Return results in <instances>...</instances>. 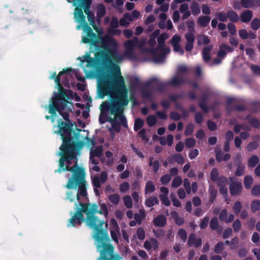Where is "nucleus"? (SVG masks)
Segmentation results:
<instances>
[{
    "label": "nucleus",
    "mask_w": 260,
    "mask_h": 260,
    "mask_svg": "<svg viewBox=\"0 0 260 260\" xmlns=\"http://www.w3.org/2000/svg\"><path fill=\"white\" fill-rule=\"evenodd\" d=\"M194 128V125L193 124L190 123L187 125L185 131V136L191 135L193 132Z\"/></svg>",
    "instance_id": "obj_44"
},
{
    "label": "nucleus",
    "mask_w": 260,
    "mask_h": 260,
    "mask_svg": "<svg viewBox=\"0 0 260 260\" xmlns=\"http://www.w3.org/2000/svg\"><path fill=\"white\" fill-rule=\"evenodd\" d=\"M74 18L76 22L79 23H82L84 32H90L92 35L94 36L92 29L88 25L85 20V17L81 9H79L78 8H75L74 12Z\"/></svg>",
    "instance_id": "obj_6"
},
{
    "label": "nucleus",
    "mask_w": 260,
    "mask_h": 260,
    "mask_svg": "<svg viewBox=\"0 0 260 260\" xmlns=\"http://www.w3.org/2000/svg\"><path fill=\"white\" fill-rule=\"evenodd\" d=\"M258 147V144L256 142H252L249 143L246 149L248 151L251 152L254 150L256 149Z\"/></svg>",
    "instance_id": "obj_38"
},
{
    "label": "nucleus",
    "mask_w": 260,
    "mask_h": 260,
    "mask_svg": "<svg viewBox=\"0 0 260 260\" xmlns=\"http://www.w3.org/2000/svg\"><path fill=\"white\" fill-rule=\"evenodd\" d=\"M251 69L255 75H260V67L259 66L256 65L251 66Z\"/></svg>",
    "instance_id": "obj_63"
},
{
    "label": "nucleus",
    "mask_w": 260,
    "mask_h": 260,
    "mask_svg": "<svg viewBox=\"0 0 260 260\" xmlns=\"http://www.w3.org/2000/svg\"><path fill=\"white\" fill-rule=\"evenodd\" d=\"M158 247V243L157 241L154 238L150 239L149 240H146L144 244V247L147 250L151 249L155 250L157 249Z\"/></svg>",
    "instance_id": "obj_14"
},
{
    "label": "nucleus",
    "mask_w": 260,
    "mask_h": 260,
    "mask_svg": "<svg viewBox=\"0 0 260 260\" xmlns=\"http://www.w3.org/2000/svg\"><path fill=\"white\" fill-rule=\"evenodd\" d=\"M73 173L66 185L68 189L78 188L77 192L70 191L67 193V199L70 202L77 200L75 203V214L69 220L68 226H75L80 224L84 220L83 213H85V220L86 225L93 230L94 239L100 256L98 260H123L118 254L114 253V247L109 242L107 232L103 231L104 222L99 219L94 215L98 211V206L95 204L83 203L82 202L87 198L86 182L85 180V174L83 168L73 169Z\"/></svg>",
    "instance_id": "obj_2"
},
{
    "label": "nucleus",
    "mask_w": 260,
    "mask_h": 260,
    "mask_svg": "<svg viewBox=\"0 0 260 260\" xmlns=\"http://www.w3.org/2000/svg\"><path fill=\"white\" fill-rule=\"evenodd\" d=\"M146 121L149 126H152L155 124L156 118L155 116L150 115L147 118Z\"/></svg>",
    "instance_id": "obj_41"
},
{
    "label": "nucleus",
    "mask_w": 260,
    "mask_h": 260,
    "mask_svg": "<svg viewBox=\"0 0 260 260\" xmlns=\"http://www.w3.org/2000/svg\"><path fill=\"white\" fill-rule=\"evenodd\" d=\"M259 162V158L256 155H252L248 159V167H254Z\"/></svg>",
    "instance_id": "obj_25"
},
{
    "label": "nucleus",
    "mask_w": 260,
    "mask_h": 260,
    "mask_svg": "<svg viewBox=\"0 0 260 260\" xmlns=\"http://www.w3.org/2000/svg\"><path fill=\"white\" fill-rule=\"evenodd\" d=\"M111 27L108 28V32L111 35H120L121 31L118 29H114L118 26V19L115 17H113L111 21Z\"/></svg>",
    "instance_id": "obj_13"
},
{
    "label": "nucleus",
    "mask_w": 260,
    "mask_h": 260,
    "mask_svg": "<svg viewBox=\"0 0 260 260\" xmlns=\"http://www.w3.org/2000/svg\"><path fill=\"white\" fill-rule=\"evenodd\" d=\"M212 45H209L205 47L203 50L202 56L205 62L208 61L210 59V53L212 49Z\"/></svg>",
    "instance_id": "obj_19"
},
{
    "label": "nucleus",
    "mask_w": 260,
    "mask_h": 260,
    "mask_svg": "<svg viewBox=\"0 0 260 260\" xmlns=\"http://www.w3.org/2000/svg\"><path fill=\"white\" fill-rule=\"evenodd\" d=\"M96 213L104 214L106 217H107L108 214V210L106 205L105 204H101L99 209V207H98V211Z\"/></svg>",
    "instance_id": "obj_36"
},
{
    "label": "nucleus",
    "mask_w": 260,
    "mask_h": 260,
    "mask_svg": "<svg viewBox=\"0 0 260 260\" xmlns=\"http://www.w3.org/2000/svg\"><path fill=\"white\" fill-rule=\"evenodd\" d=\"M210 21V18L207 16H201L198 19V23L202 27H206Z\"/></svg>",
    "instance_id": "obj_21"
},
{
    "label": "nucleus",
    "mask_w": 260,
    "mask_h": 260,
    "mask_svg": "<svg viewBox=\"0 0 260 260\" xmlns=\"http://www.w3.org/2000/svg\"><path fill=\"white\" fill-rule=\"evenodd\" d=\"M109 199L113 204L117 205L120 201V196L117 193L110 194L109 196Z\"/></svg>",
    "instance_id": "obj_32"
},
{
    "label": "nucleus",
    "mask_w": 260,
    "mask_h": 260,
    "mask_svg": "<svg viewBox=\"0 0 260 260\" xmlns=\"http://www.w3.org/2000/svg\"><path fill=\"white\" fill-rule=\"evenodd\" d=\"M174 159L179 164H183L184 159L183 156L180 154H176L173 156Z\"/></svg>",
    "instance_id": "obj_60"
},
{
    "label": "nucleus",
    "mask_w": 260,
    "mask_h": 260,
    "mask_svg": "<svg viewBox=\"0 0 260 260\" xmlns=\"http://www.w3.org/2000/svg\"><path fill=\"white\" fill-rule=\"evenodd\" d=\"M168 38L169 36L168 35V34L166 33L162 34L160 36H159V37L158 38V46H159V47H161V45H163V43L165 40H166Z\"/></svg>",
    "instance_id": "obj_40"
},
{
    "label": "nucleus",
    "mask_w": 260,
    "mask_h": 260,
    "mask_svg": "<svg viewBox=\"0 0 260 260\" xmlns=\"http://www.w3.org/2000/svg\"><path fill=\"white\" fill-rule=\"evenodd\" d=\"M251 193L253 196H256L260 194V186H254L251 190Z\"/></svg>",
    "instance_id": "obj_64"
},
{
    "label": "nucleus",
    "mask_w": 260,
    "mask_h": 260,
    "mask_svg": "<svg viewBox=\"0 0 260 260\" xmlns=\"http://www.w3.org/2000/svg\"><path fill=\"white\" fill-rule=\"evenodd\" d=\"M159 198L161 202L166 206H169L170 205V201L168 197V196H164L162 195L159 196Z\"/></svg>",
    "instance_id": "obj_56"
},
{
    "label": "nucleus",
    "mask_w": 260,
    "mask_h": 260,
    "mask_svg": "<svg viewBox=\"0 0 260 260\" xmlns=\"http://www.w3.org/2000/svg\"><path fill=\"white\" fill-rule=\"evenodd\" d=\"M151 54L153 55L154 61L156 62H161L164 60L165 56L169 53L170 49L168 47H164L161 45V47H157L156 51H149Z\"/></svg>",
    "instance_id": "obj_7"
},
{
    "label": "nucleus",
    "mask_w": 260,
    "mask_h": 260,
    "mask_svg": "<svg viewBox=\"0 0 260 260\" xmlns=\"http://www.w3.org/2000/svg\"><path fill=\"white\" fill-rule=\"evenodd\" d=\"M171 179V176L168 174H166L160 178L161 182L164 184H166L170 182Z\"/></svg>",
    "instance_id": "obj_58"
},
{
    "label": "nucleus",
    "mask_w": 260,
    "mask_h": 260,
    "mask_svg": "<svg viewBox=\"0 0 260 260\" xmlns=\"http://www.w3.org/2000/svg\"><path fill=\"white\" fill-rule=\"evenodd\" d=\"M103 148L101 146H98L94 150H91L90 154V160L93 165L98 164L99 161L95 158V157H100L102 154Z\"/></svg>",
    "instance_id": "obj_11"
},
{
    "label": "nucleus",
    "mask_w": 260,
    "mask_h": 260,
    "mask_svg": "<svg viewBox=\"0 0 260 260\" xmlns=\"http://www.w3.org/2000/svg\"><path fill=\"white\" fill-rule=\"evenodd\" d=\"M259 4V0H241L242 5L246 8H250L255 6H258Z\"/></svg>",
    "instance_id": "obj_17"
},
{
    "label": "nucleus",
    "mask_w": 260,
    "mask_h": 260,
    "mask_svg": "<svg viewBox=\"0 0 260 260\" xmlns=\"http://www.w3.org/2000/svg\"><path fill=\"white\" fill-rule=\"evenodd\" d=\"M137 235L140 240H143L145 237V232L143 229L140 228L137 231Z\"/></svg>",
    "instance_id": "obj_59"
},
{
    "label": "nucleus",
    "mask_w": 260,
    "mask_h": 260,
    "mask_svg": "<svg viewBox=\"0 0 260 260\" xmlns=\"http://www.w3.org/2000/svg\"><path fill=\"white\" fill-rule=\"evenodd\" d=\"M217 18L222 22L226 21L228 20L227 13L219 12L216 14Z\"/></svg>",
    "instance_id": "obj_52"
},
{
    "label": "nucleus",
    "mask_w": 260,
    "mask_h": 260,
    "mask_svg": "<svg viewBox=\"0 0 260 260\" xmlns=\"http://www.w3.org/2000/svg\"><path fill=\"white\" fill-rule=\"evenodd\" d=\"M146 43L145 40L140 41L137 38L125 42V50L123 54L117 51V44L111 47L108 51H102L98 54L97 59L100 67L108 69L110 74H104L98 78V91L101 98L110 95L115 99L111 101H105L100 106L101 114L99 121L104 123L109 121L111 125L110 130L119 132L120 125L126 126L125 118L122 114L123 107L128 104L124 79L121 76L118 63L125 58L134 59L136 57L135 49L141 48Z\"/></svg>",
    "instance_id": "obj_1"
},
{
    "label": "nucleus",
    "mask_w": 260,
    "mask_h": 260,
    "mask_svg": "<svg viewBox=\"0 0 260 260\" xmlns=\"http://www.w3.org/2000/svg\"><path fill=\"white\" fill-rule=\"evenodd\" d=\"M171 199L174 206L179 207L181 206V202L176 198L174 194H171Z\"/></svg>",
    "instance_id": "obj_57"
},
{
    "label": "nucleus",
    "mask_w": 260,
    "mask_h": 260,
    "mask_svg": "<svg viewBox=\"0 0 260 260\" xmlns=\"http://www.w3.org/2000/svg\"><path fill=\"white\" fill-rule=\"evenodd\" d=\"M185 145L188 148L193 147L196 144V141L194 139L188 138L185 140Z\"/></svg>",
    "instance_id": "obj_50"
},
{
    "label": "nucleus",
    "mask_w": 260,
    "mask_h": 260,
    "mask_svg": "<svg viewBox=\"0 0 260 260\" xmlns=\"http://www.w3.org/2000/svg\"><path fill=\"white\" fill-rule=\"evenodd\" d=\"M251 27L254 30H257L260 27V20L259 19H254L251 23Z\"/></svg>",
    "instance_id": "obj_42"
},
{
    "label": "nucleus",
    "mask_w": 260,
    "mask_h": 260,
    "mask_svg": "<svg viewBox=\"0 0 260 260\" xmlns=\"http://www.w3.org/2000/svg\"><path fill=\"white\" fill-rule=\"evenodd\" d=\"M92 27L98 35H96L93 32L94 36L90 32H84V35L82 37V42L90 43V49L94 47L98 51L94 53V58L87 56L83 57V60H81V66L85 69L86 68L100 67V64H99L97 59L98 54L102 51H108L111 47H114L117 45V42L113 37L109 35L103 36L104 34L103 28L99 27L95 24Z\"/></svg>",
    "instance_id": "obj_4"
},
{
    "label": "nucleus",
    "mask_w": 260,
    "mask_h": 260,
    "mask_svg": "<svg viewBox=\"0 0 260 260\" xmlns=\"http://www.w3.org/2000/svg\"><path fill=\"white\" fill-rule=\"evenodd\" d=\"M145 218V213L143 210H140L139 213L135 214L134 215V218L136 221L140 224L142 220Z\"/></svg>",
    "instance_id": "obj_34"
},
{
    "label": "nucleus",
    "mask_w": 260,
    "mask_h": 260,
    "mask_svg": "<svg viewBox=\"0 0 260 260\" xmlns=\"http://www.w3.org/2000/svg\"><path fill=\"white\" fill-rule=\"evenodd\" d=\"M172 216L175 219L176 223L178 225H181L184 222L183 219L180 217H179L178 214L174 212L172 213Z\"/></svg>",
    "instance_id": "obj_53"
},
{
    "label": "nucleus",
    "mask_w": 260,
    "mask_h": 260,
    "mask_svg": "<svg viewBox=\"0 0 260 260\" xmlns=\"http://www.w3.org/2000/svg\"><path fill=\"white\" fill-rule=\"evenodd\" d=\"M210 226L212 230H215L217 228L218 226V222L217 217H213L211 219L210 223Z\"/></svg>",
    "instance_id": "obj_54"
},
{
    "label": "nucleus",
    "mask_w": 260,
    "mask_h": 260,
    "mask_svg": "<svg viewBox=\"0 0 260 260\" xmlns=\"http://www.w3.org/2000/svg\"><path fill=\"white\" fill-rule=\"evenodd\" d=\"M227 180L225 177H221L218 179V185L220 186L219 191L223 194H225L228 192V189L225 186Z\"/></svg>",
    "instance_id": "obj_16"
},
{
    "label": "nucleus",
    "mask_w": 260,
    "mask_h": 260,
    "mask_svg": "<svg viewBox=\"0 0 260 260\" xmlns=\"http://www.w3.org/2000/svg\"><path fill=\"white\" fill-rule=\"evenodd\" d=\"M106 13V8L105 6L100 4L97 6V21L99 22L101 18L105 15Z\"/></svg>",
    "instance_id": "obj_23"
},
{
    "label": "nucleus",
    "mask_w": 260,
    "mask_h": 260,
    "mask_svg": "<svg viewBox=\"0 0 260 260\" xmlns=\"http://www.w3.org/2000/svg\"><path fill=\"white\" fill-rule=\"evenodd\" d=\"M166 222V219L164 215L158 216L153 220L154 225L158 226H163Z\"/></svg>",
    "instance_id": "obj_22"
},
{
    "label": "nucleus",
    "mask_w": 260,
    "mask_h": 260,
    "mask_svg": "<svg viewBox=\"0 0 260 260\" xmlns=\"http://www.w3.org/2000/svg\"><path fill=\"white\" fill-rule=\"evenodd\" d=\"M190 9L192 13L194 15H198L200 13V7L196 3H192L190 6Z\"/></svg>",
    "instance_id": "obj_31"
},
{
    "label": "nucleus",
    "mask_w": 260,
    "mask_h": 260,
    "mask_svg": "<svg viewBox=\"0 0 260 260\" xmlns=\"http://www.w3.org/2000/svg\"><path fill=\"white\" fill-rule=\"evenodd\" d=\"M245 172V166L244 165H239L236 170L235 174L237 176H242Z\"/></svg>",
    "instance_id": "obj_51"
},
{
    "label": "nucleus",
    "mask_w": 260,
    "mask_h": 260,
    "mask_svg": "<svg viewBox=\"0 0 260 260\" xmlns=\"http://www.w3.org/2000/svg\"><path fill=\"white\" fill-rule=\"evenodd\" d=\"M123 203L125 206L127 208H131L133 207V202L131 197L129 196H126L123 198Z\"/></svg>",
    "instance_id": "obj_35"
},
{
    "label": "nucleus",
    "mask_w": 260,
    "mask_h": 260,
    "mask_svg": "<svg viewBox=\"0 0 260 260\" xmlns=\"http://www.w3.org/2000/svg\"><path fill=\"white\" fill-rule=\"evenodd\" d=\"M198 44L199 45L208 44L210 42L208 37L205 35H200L197 37Z\"/></svg>",
    "instance_id": "obj_28"
},
{
    "label": "nucleus",
    "mask_w": 260,
    "mask_h": 260,
    "mask_svg": "<svg viewBox=\"0 0 260 260\" xmlns=\"http://www.w3.org/2000/svg\"><path fill=\"white\" fill-rule=\"evenodd\" d=\"M182 181V179L180 177H176L173 180L172 186L174 188L178 187L181 185Z\"/></svg>",
    "instance_id": "obj_48"
},
{
    "label": "nucleus",
    "mask_w": 260,
    "mask_h": 260,
    "mask_svg": "<svg viewBox=\"0 0 260 260\" xmlns=\"http://www.w3.org/2000/svg\"><path fill=\"white\" fill-rule=\"evenodd\" d=\"M251 209L253 211L259 210L260 209V201L254 200L252 202L251 205Z\"/></svg>",
    "instance_id": "obj_47"
},
{
    "label": "nucleus",
    "mask_w": 260,
    "mask_h": 260,
    "mask_svg": "<svg viewBox=\"0 0 260 260\" xmlns=\"http://www.w3.org/2000/svg\"><path fill=\"white\" fill-rule=\"evenodd\" d=\"M111 236L113 241L116 243H118V236L119 235V231H110Z\"/></svg>",
    "instance_id": "obj_45"
},
{
    "label": "nucleus",
    "mask_w": 260,
    "mask_h": 260,
    "mask_svg": "<svg viewBox=\"0 0 260 260\" xmlns=\"http://www.w3.org/2000/svg\"><path fill=\"white\" fill-rule=\"evenodd\" d=\"M252 182L253 178L251 176L247 175L244 178V183L245 187L247 189L250 188Z\"/></svg>",
    "instance_id": "obj_33"
},
{
    "label": "nucleus",
    "mask_w": 260,
    "mask_h": 260,
    "mask_svg": "<svg viewBox=\"0 0 260 260\" xmlns=\"http://www.w3.org/2000/svg\"><path fill=\"white\" fill-rule=\"evenodd\" d=\"M230 179L232 181L230 185V191L231 194L233 196L239 195L242 190V185L241 182L234 180V178L230 177Z\"/></svg>",
    "instance_id": "obj_9"
},
{
    "label": "nucleus",
    "mask_w": 260,
    "mask_h": 260,
    "mask_svg": "<svg viewBox=\"0 0 260 260\" xmlns=\"http://www.w3.org/2000/svg\"><path fill=\"white\" fill-rule=\"evenodd\" d=\"M140 16V13L136 10L133 11L132 13H126L125 14V17L128 21H132L138 19Z\"/></svg>",
    "instance_id": "obj_20"
},
{
    "label": "nucleus",
    "mask_w": 260,
    "mask_h": 260,
    "mask_svg": "<svg viewBox=\"0 0 260 260\" xmlns=\"http://www.w3.org/2000/svg\"><path fill=\"white\" fill-rule=\"evenodd\" d=\"M144 121L140 118L136 119L134 124V129L135 131L139 130L143 125Z\"/></svg>",
    "instance_id": "obj_39"
},
{
    "label": "nucleus",
    "mask_w": 260,
    "mask_h": 260,
    "mask_svg": "<svg viewBox=\"0 0 260 260\" xmlns=\"http://www.w3.org/2000/svg\"><path fill=\"white\" fill-rule=\"evenodd\" d=\"M242 209V205L239 201H237L234 204L233 209L236 214H238Z\"/></svg>",
    "instance_id": "obj_49"
},
{
    "label": "nucleus",
    "mask_w": 260,
    "mask_h": 260,
    "mask_svg": "<svg viewBox=\"0 0 260 260\" xmlns=\"http://www.w3.org/2000/svg\"><path fill=\"white\" fill-rule=\"evenodd\" d=\"M138 255L141 257L143 260H147L148 256L146 252L143 250H140L137 252Z\"/></svg>",
    "instance_id": "obj_62"
},
{
    "label": "nucleus",
    "mask_w": 260,
    "mask_h": 260,
    "mask_svg": "<svg viewBox=\"0 0 260 260\" xmlns=\"http://www.w3.org/2000/svg\"><path fill=\"white\" fill-rule=\"evenodd\" d=\"M216 157L218 161H226L230 159V155L228 153L223 154L221 151H218L216 152Z\"/></svg>",
    "instance_id": "obj_24"
},
{
    "label": "nucleus",
    "mask_w": 260,
    "mask_h": 260,
    "mask_svg": "<svg viewBox=\"0 0 260 260\" xmlns=\"http://www.w3.org/2000/svg\"><path fill=\"white\" fill-rule=\"evenodd\" d=\"M180 40L181 38L179 36L175 35L171 40V44L173 46L174 51L182 55L184 53V51L179 45Z\"/></svg>",
    "instance_id": "obj_10"
},
{
    "label": "nucleus",
    "mask_w": 260,
    "mask_h": 260,
    "mask_svg": "<svg viewBox=\"0 0 260 260\" xmlns=\"http://www.w3.org/2000/svg\"><path fill=\"white\" fill-rule=\"evenodd\" d=\"M158 200L156 197H150L146 199L145 205L146 206L150 207L157 204Z\"/></svg>",
    "instance_id": "obj_26"
},
{
    "label": "nucleus",
    "mask_w": 260,
    "mask_h": 260,
    "mask_svg": "<svg viewBox=\"0 0 260 260\" xmlns=\"http://www.w3.org/2000/svg\"><path fill=\"white\" fill-rule=\"evenodd\" d=\"M211 180L213 181H218V172L216 169H213L211 172Z\"/></svg>",
    "instance_id": "obj_55"
},
{
    "label": "nucleus",
    "mask_w": 260,
    "mask_h": 260,
    "mask_svg": "<svg viewBox=\"0 0 260 260\" xmlns=\"http://www.w3.org/2000/svg\"><path fill=\"white\" fill-rule=\"evenodd\" d=\"M228 18L232 22H237L239 19L238 14L233 11H229L227 12Z\"/></svg>",
    "instance_id": "obj_27"
},
{
    "label": "nucleus",
    "mask_w": 260,
    "mask_h": 260,
    "mask_svg": "<svg viewBox=\"0 0 260 260\" xmlns=\"http://www.w3.org/2000/svg\"><path fill=\"white\" fill-rule=\"evenodd\" d=\"M155 189V186L151 181H148L146 183L145 188V194L153 192Z\"/></svg>",
    "instance_id": "obj_29"
},
{
    "label": "nucleus",
    "mask_w": 260,
    "mask_h": 260,
    "mask_svg": "<svg viewBox=\"0 0 260 260\" xmlns=\"http://www.w3.org/2000/svg\"><path fill=\"white\" fill-rule=\"evenodd\" d=\"M69 3H72L74 6H78L83 8L85 13L87 15V19L89 24L93 26L95 25L94 15L89 10L90 4V0H67Z\"/></svg>",
    "instance_id": "obj_5"
},
{
    "label": "nucleus",
    "mask_w": 260,
    "mask_h": 260,
    "mask_svg": "<svg viewBox=\"0 0 260 260\" xmlns=\"http://www.w3.org/2000/svg\"><path fill=\"white\" fill-rule=\"evenodd\" d=\"M129 189V184L126 182L121 183L119 186V190L121 192H126Z\"/></svg>",
    "instance_id": "obj_46"
},
{
    "label": "nucleus",
    "mask_w": 260,
    "mask_h": 260,
    "mask_svg": "<svg viewBox=\"0 0 260 260\" xmlns=\"http://www.w3.org/2000/svg\"><path fill=\"white\" fill-rule=\"evenodd\" d=\"M187 234L186 231L182 229H180L177 233V237L182 241L183 242H185L187 239Z\"/></svg>",
    "instance_id": "obj_30"
},
{
    "label": "nucleus",
    "mask_w": 260,
    "mask_h": 260,
    "mask_svg": "<svg viewBox=\"0 0 260 260\" xmlns=\"http://www.w3.org/2000/svg\"><path fill=\"white\" fill-rule=\"evenodd\" d=\"M187 244L189 246H193L197 248L201 246L202 240L201 238H196L194 234H191L189 236Z\"/></svg>",
    "instance_id": "obj_12"
},
{
    "label": "nucleus",
    "mask_w": 260,
    "mask_h": 260,
    "mask_svg": "<svg viewBox=\"0 0 260 260\" xmlns=\"http://www.w3.org/2000/svg\"><path fill=\"white\" fill-rule=\"evenodd\" d=\"M252 17V13L250 10H246L243 12L240 16L241 20L243 22L247 23L249 22Z\"/></svg>",
    "instance_id": "obj_18"
},
{
    "label": "nucleus",
    "mask_w": 260,
    "mask_h": 260,
    "mask_svg": "<svg viewBox=\"0 0 260 260\" xmlns=\"http://www.w3.org/2000/svg\"><path fill=\"white\" fill-rule=\"evenodd\" d=\"M234 50L233 48L230 46L223 44L219 48V50L218 52V56L220 57H224L228 52H232Z\"/></svg>",
    "instance_id": "obj_15"
},
{
    "label": "nucleus",
    "mask_w": 260,
    "mask_h": 260,
    "mask_svg": "<svg viewBox=\"0 0 260 260\" xmlns=\"http://www.w3.org/2000/svg\"><path fill=\"white\" fill-rule=\"evenodd\" d=\"M149 164L150 166L152 167L153 171L155 172H157L159 168V164L158 161L157 160L153 161V158L151 157L150 158Z\"/></svg>",
    "instance_id": "obj_37"
},
{
    "label": "nucleus",
    "mask_w": 260,
    "mask_h": 260,
    "mask_svg": "<svg viewBox=\"0 0 260 260\" xmlns=\"http://www.w3.org/2000/svg\"><path fill=\"white\" fill-rule=\"evenodd\" d=\"M224 247V243L222 242H218L214 247V252L216 253H220Z\"/></svg>",
    "instance_id": "obj_43"
},
{
    "label": "nucleus",
    "mask_w": 260,
    "mask_h": 260,
    "mask_svg": "<svg viewBox=\"0 0 260 260\" xmlns=\"http://www.w3.org/2000/svg\"><path fill=\"white\" fill-rule=\"evenodd\" d=\"M239 35L242 39H246L248 38V33L245 29H240L239 31Z\"/></svg>",
    "instance_id": "obj_61"
},
{
    "label": "nucleus",
    "mask_w": 260,
    "mask_h": 260,
    "mask_svg": "<svg viewBox=\"0 0 260 260\" xmlns=\"http://www.w3.org/2000/svg\"><path fill=\"white\" fill-rule=\"evenodd\" d=\"M64 72V71L60 72L58 77L55 80L58 86L59 91L58 96L52 98V102L49 106V112L53 114L55 113V110H57L66 120V122H61V120L58 121V126L54 127V129L55 133H59L63 140V143L60 147L61 152L59 154V155L63 156L59 160V167L57 171L61 173L67 170L73 173V169L76 171L77 168H82L77 165V154L76 152L75 146L69 143L70 140H67L71 136V127L73 126L71 123H70L68 119L69 112L72 111L73 105L66 100L64 96L62 95V87L60 84V77Z\"/></svg>",
    "instance_id": "obj_3"
},
{
    "label": "nucleus",
    "mask_w": 260,
    "mask_h": 260,
    "mask_svg": "<svg viewBox=\"0 0 260 260\" xmlns=\"http://www.w3.org/2000/svg\"><path fill=\"white\" fill-rule=\"evenodd\" d=\"M187 71L186 67L181 66L177 69V75L170 81V84L173 86L178 85L184 82V79L181 74Z\"/></svg>",
    "instance_id": "obj_8"
}]
</instances>
